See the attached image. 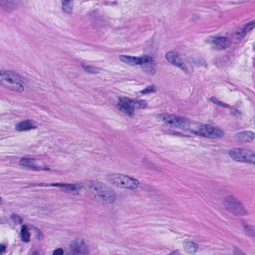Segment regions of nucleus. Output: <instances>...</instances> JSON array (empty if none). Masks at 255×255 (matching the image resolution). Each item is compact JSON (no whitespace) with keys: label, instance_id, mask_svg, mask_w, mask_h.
<instances>
[{"label":"nucleus","instance_id":"nucleus-1","mask_svg":"<svg viewBox=\"0 0 255 255\" xmlns=\"http://www.w3.org/2000/svg\"><path fill=\"white\" fill-rule=\"evenodd\" d=\"M158 118L171 128L181 130L170 129L167 131L170 135L179 137H189L191 134H194L209 138H221L224 135V131L217 127L203 124L195 127V125L189 119L182 116L174 114L160 115Z\"/></svg>","mask_w":255,"mask_h":255},{"label":"nucleus","instance_id":"nucleus-2","mask_svg":"<svg viewBox=\"0 0 255 255\" xmlns=\"http://www.w3.org/2000/svg\"><path fill=\"white\" fill-rule=\"evenodd\" d=\"M121 62L131 66H141L142 71L147 75L153 76L156 73V63L153 56L144 54L139 56L120 55Z\"/></svg>","mask_w":255,"mask_h":255},{"label":"nucleus","instance_id":"nucleus-3","mask_svg":"<svg viewBox=\"0 0 255 255\" xmlns=\"http://www.w3.org/2000/svg\"><path fill=\"white\" fill-rule=\"evenodd\" d=\"M26 79L14 71L8 70L4 78L0 79V85L9 91L20 93L24 90Z\"/></svg>","mask_w":255,"mask_h":255},{"label":"nucleus","instance_id":"nucleus-4","mask_svg":"<svg viewBox=\"0 0 255 255\" xmlns=\"http://www.w3.org/2000/svg\"><path fill=\"white\" fill-rule=\"evenodd\" d=\"M222 204L228 212L236 216H246L249 212L242 203L233 195L225 196L222 200Z\"/></svg>","mask_w":255,"mask_h":255},{"label":"nucleus","instance_id":"nucleus-5","mask_svg":"<svg viewBox=\"0 0 255 255\" xmlns=\"http://www.w3.org/2000/svg\"><path fill=\"white\" fill-rule=\"evenodd\" d=\"M107 179L113 183L130 190L136 189L139 184L137 179L119 173L109 174L107 176Z\"/></svg>","mask_w":255,"mask_h":255},{"label":"nucleus","instance_id":"nucleus-6","mask_svg":"<svg viewBox=\"0 0 255 255\" xmlns=\"http://www.w3.org/2000/svg\"><path fill=\"white\" fill-rule=\"evenodd\" d=\"M93 189L95 197H98L105 203H112L115 200L114 193L110 190L105 184L101 182L93 183L90 185Z\"/></svg>","mask_w":255,"mask_h":255},{"label":"nucleus","instance_id":"nucleus-7","mask_svg":"<svg viewBox=\"0 0 255 255\" xmlns=\"http://www.w3.org/2000/svg\"><path fill=\"white\" fill-rule=\"evenodd\" d=\"M114 107L120 113L129 118H133L134 116L132 98L127 96H120Z\"/></svg>","mask_w":255,"mask_h":255},{"label":"nucleus","instance_id":"nucleus-8","mask_svg":"<svg viewBox=\"0 0 255 255\" xmlns=\"http://www.w3.org/2000/svg\"><path fill=\"white\" fill-rule=\"evenodd\" d=\"M255 28V20H252L236 28L232 34V38L238 42L245 38L247 34Z\"/></svg>","mask_w":255,"mask_h":255},{"label":"nucleus","instance_id":"nucleus-9","mask_svg":"<svg viewBox=\"0 0 255 255\" xmlns=\"http://www.w3.org/2000/svg\"><path fill=\"white\" fill-rule=\"evenodd\" d=\"M205 41L215 50H221L230 46L231 41L229 37L225 36H209Z\"/></svg>","mask_w":255,"mask_h":255},{"label":"nucleus","instance_id":"nucleus-10","mask_svg":"<svg viewBox=\"0 0 255 255\" xmlns=\"http://www.w3.org/2000/svg\"><path fill=\"white\" fill-rule=\"evenodd\" d=\"M69 250V252L78 255H87L89 253L84 240L80 237L74 239L70 242Z\"/></svg>","mask_w":255,"mask_h":255},{"label":"nucleus","instance_id":"nucleus-11","mask_svg":"<svg viewBox=\"0 0 255 255\" xmlns=\"http://www.w3.org/2000/svg\"><path fill=\"white\" fill-rule=\"evenodd\" d=\"M19 165L23 167H27L34 171H49L50 170V168L44 162L43 163L42 166L36 165L35 164V159L31 157L29 155H27L21 158L19 161Z\"/></svg>","mask_w":255,"mask_h":255},{"label":"nucleus","instance_id":"nucleus-12","mask_svg":"<svg viewBox=\"0 0 255 255\" xmlns=\"http://www.w3.org/2000/svg\"><path fill=\"white\" fill-rule=\"evenodd\" d=\"M165 58L169 63L180 68L183 72L188 71L186 64L182 61L178 52L174 51H168L165 54Z\"/></svg>","mask_w":255,"mask_h":255},{"label":"nucleus","instance_id":"nucleus-13","mask_svg":"<svg viewBox=\"0 0 255 255\" xmlns=\"http://www.w3.org/2000/svg\"><path fill=\"white\" fill-rule=\"evenodd\" d=\"M37 128L36 123L31 120L21 121L15 125V130L18 132L27 131Z\"/></svg>","mask_w":255,"mask_h":255},{"label":"nucleus","instance_id":"nucleus-14","mask_svg":"<svg viewBox=\"0 0 255 255\" xmlns=\"http://www.w3.org/2000/svg\"><path fill=\"white\" fill-rule=\"evenodd\" d=\"M51 186L58 187L61 188V191L64 193H69L72 191H78L81 188V184L77 182L75 183H52Z\"/></svg>","mask_w":255,"mask_h":255},{"label":"nucleus","instance_id":"nucleus-15","mask_svg":"<svg viewBox=\"0 0 255 255\" xmlns=\"http://www.w3.org/2000/svg\"><path fill=\"white\" fill-rule=\"evenodd\" d=\"M0 7L5 11L10 12L18 8L19 2L16 0H0Z\"/></svg>","mask_w":255,"mask_h":255},{"label":"nucleus","instance_id":"nucleus-16","mask_svg":"<svg viewBox=\"0 0 255 255\" xmlns=\"http://www.w3.org/2000/svg\"><path fill=\"white\" fill-rule=\"evenodd\" d=\"M248 150L237 148L230 151V156L238 161L246 162Z\"/></svg>","mask_w":255,"mask_h":255},{"label":"nucleus","instance_id":"nucleus-17","mask_svg":"<svg viewBox=\"0 0 255 255\" xmlns=\"http://www.w3.org/2000/svg\"><path fill=\"white\" fill-rule=\"evenodd\" d=\"M237 138L243 142L251 141L255 138V133L251 131L239 132L236 134Z\"/></svg>","mask_w":255,"mask_h":255},{"label":"nucleus","instance_id":"nucleus-18","mask_svg":"<svg viewBox=\"0 0 255 255\" xmlns=\"http://www.w3.org/2000/svg\"><path fill=\"white\" fill-rule=\"evenodd\" d=\"M80 65L84 72L89 74H99L101 71V68L89 65L85 61L81 62L80 63Z\"/></svg>","mask_w":255,"mask_h":255},{"label":"nucleus","instance_id":"nucleus-19","mask_svg":"<svg viewBox=\"0 0 255 255\" xmlns=\"http://www.w3.org/2000/svg\"><path fill=\"white\" fill-rule=\"evenodd\" d=\"M183 247L184 251L190 254L195 253L199 248V245L197 243L191 241H184Z\"/></svg>","mask_w":255,"mask_h":255},{"label":"nucleus","instance_id":"nucleus-20","mask_svg":"<svg viewBox=\"0 0 255 255\" xmlns=\"http://www.w3.org/2000/svg\"><path fill=\"white\" fill-rule=\"evenodd\" d=\"M30 226L23 225L20 232L21 241L23 243H28L30 242V233L29 230L30 229Z\"/></svg>","mask_w":255,"mask_h":255},{"label":"nucleus","instance_id":"nucleus-21","mask_svg":"<svg viewBox=\"0 0 255 255\" xmlns=\"http://www.w3.org/2000/svg\"><path fill=\"white\" fill-rule=\"evenodd\" d=\"M73 0H61V9L65 13L70 14L73 8Z\"/></svg>","mask_w":255,"mask_h":255},{"label":"nucleus","instance_id":"nucleus-22","mask_svg":"<svg viewBox=\"0 0 255 255\" xmlns=\"http://www.w3.org/2000/svg\"><path fill=\"white\" fill-rule=\"evenodd\" d=\"M132 104L133 105V113L135 110H143L147 107V102L145 100H137L132 98Z\"/></svg>","mask_w":255,"mask_h":255},{"label":"nucleus","instance_id":"nucleus-23","mask_svg":"<svg viewBox=\"0 0 255 255\" xmlns=\"http://www.w3.org/2000/svg\"><path fill=\"white\" fill-rule=\"evenodd\" d=\"M242 226L246 234L250 237H255V228L249 224L247 222L243 221Z\"/></svg>","mask_w":255,"mask_h":255},{"label":"nucleus","instance_id":"nucleus-24","mask_svg":"<svg viewBox=\"0 0 255 255\" xmlns=\"http://www.w3.org/2000/svg\"><path fill=\"white\" fill-rule=\"evenodd\" d=\"M187 68H188V71L184 72L185 73H190L193 72V68L197 67V63L196 58L189 57L186 58L185 62Z\"/></svg>","mask_w":255,"mask_h":255},{"label":"nucleus","instance_id":"nucleus-25","mask_svg":"<svg viewBox=\"0 0 255 255\" xmlns=\"http://www.w3.org/2000/svg\"><path fill=\"white\" fill-rule=\"evenodd\" d=\"M209 101L213 103L214 104L217 105L218 106L222 107L225 108H228L230 107V106L226 103H223L222 102L219 101L216 97H212L209 99Z\"/></svg>","mask_w":255,"mask_h":255},{"label":"nucleus","instance_id":"nucleus-26","mask_svg":"<svg viewBox=\"0 0 255 255\" xmlns=\"http://www.w3.org/2000/svg\"><path fill=\"white\" fill-rule=\"evenodd\" d=\"M155 87L152 85L147 86L144 89L140 91L139 92L142 95H147L154 93L155 92Z\"/></svg>","mask_w":255,"mask_h":255},{"label":"nucleus","instance_id":"nucleus-27","mask_svg":"<svg viewBox=\"0 0 255 255\" xmlns=\"http://www.w3.org/2000/svg\"><path fill=\"white\" fill-rule=\"evenodd\" d=\"M11 220L16 224H21L23 222L22 218L21 216L15 213H13L10 216Z\"/></svg>","mask_w":255,"mask_h":255},{"label":"nucleus","instance_id":"nucleus-28","mask_svg":"<svg viewBox=\"0 0 255 255\" xmlns=\"http://www.w3.org/2000/svg\"><path fill=\"white\" fill-rule=\"evenodd\" d=\"M246 162L255 164V154L249 150Z\"/></svg>","mask_w":255,"mask_h":255},{"label":"nucleus","instance_id":"nucleus-29","mask_svg":"<svg viewBox=\"0 0 255 255\" xmlns=\"http://www.w3.org/2000/svg\"><path fill=\"white\" fill-rule=\"evenodd\" d=\"M30 255H44V253L41 248H37L32 251Z\"/></svg>","mask_w":255,"mask_h":255},{"label":"nucleus","instance_id":"nucleus-30","mask_svg":"<svg viewBox=\"0 0 255 255\" xmlns=\"http://www.w3.org/2000/svg\"><path fill=\"white\" fill-rule=\"evenodd\" d=\"M35 234L36 238L38 240L41 241L43 239V235L40 230L38 229H35Z\"/></svg>","mask_w":255,"mask_h":255},{"label":"nucleus","instance_id":"nucleus-31","mask_svg":"<svg viewBox=\"0 0 255 255\" xmlns=\"http://www.w3.org/2000/svg\"><path fill=\"white\" fill-rule=\"evenodd\" d=\"M196 60H197V64L198 67L201 66H204V67L207 66L206 62L203 59L196 58Z\"/></svg>","mask_w":255,"mask_h":255},{"label":"nucleus","instance_id":"nucleus-32","mask_svg":"<svg viewBox=\"0 0 255 255\" xmlns=\"http://www.w3.org/2000/svg\"><path fill=\"white\" fill-rule=\"evenodd\" d=\"M64 250L62 248H57L54 250L52 255H64Z\"/></svg>","mask_w":255,"mask_h":255},{"label":"nucleus","instance_id":"nucleus-33","mask_svg":"<svg viewBox=\"0 0 255 255\" xmlns=\"http://www.w3.org/2000/svg\"><path fill=\"white\" fill-rule=\"evenodd\" d=\"M233 252L234 255H245V254L237 248H234Z\"/></svg>","mask_w":255,"mask_h":255},{"label":"nucleus","instance_id":"nucleus-34","mask_svg":"<svg viewBox=\"0 0 255 255\" xmlns=\"http://www.w3.org/2000/svg\"><path fill=\"white\" fill-rule=\"evenodd\" d=\"M231 113L233 115L236 117H238L241 115V113L236 109L232 108L231 110Z\"/></svg>","mask_w":255,"mask_h":255},{"label":"nucleus","instance_id":"nucleus-35","mask_svg":"<svg viewBox=\"0 0 255 255\" xmlns=\"http://www.w3.org/2000/svg\"><path fill=\"white\" fill-rule=\"evenodd\" d=\"M6 247L2 244H0V255L5 252Z\"/></svg>","mask_w":255,"mask_h":255},{"label":"nucleus","instance_id":"nucleus-36","mask_svg":"<svg viewBox=\"0 0 255 255\" xmlns=\"http://www.w3.org/2000/svg\"><path fill=\"white\" fill-rule=\"evenodd\" d=\"M169 255H180V252L178 250H176L170 253Z\"/></svg>","mask_w":255,"mask_h":255},{"label":"nucleus","instance_id":"nucleus-37","mask_svg":"<svg viewBox=\"0 0 255 255\" xmlns=\"http://www.w3.org/2000/svg\"><path fill=\"white\" fill-rule=\"evenodd\" d=\"M50 185H51V184H49L42 183L39 184L38 185V186H42V187H48V186H51Z\"/></svg>","mask_w":255,"mask_h":255},{"label":"nucleus","instance_id":"nucleus-38","mask_svg":"<svg viewBox=\"0 0 255 255\" xmlns=\"http://www.w3.org/2000/svg\"><path fill=\"white\" fill-rule=\"evenodd\" d=\"M218 60H219V59H216V61H215V64H216L217 66H218V67H221V65H220V64L218 63Z\"/></svg>","mask_w":255,"mask_h":255},{"label":"nucleus","instance_id":"nucleus-39","mask_svg":"<svg viewBox=\"0 0 255 255\" xmlns=\"http://www.w3.org/2000/svg\"><path fill=\"white\" fill-rule=\"evenodd\" d=\"M65 255H76V254H74V253H71L70 252H69V253L66 254Z\"/></svg>","mask_w":255,"mask_h":255},{"label":"nucleus","instance_id":"nucleus-40","mask_svg":"<svg viewBox=\"0 0 255 255\" xmlns=\"http://www.w3.org/2000/svg\"><path fill=\"white\" fill-rule=\"evenodd\" d=\"M2 203V199L0 197V205Z\"/></svg>","mask_w":255,"mask_h":255}]
</instances>
